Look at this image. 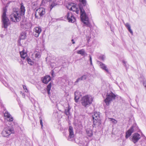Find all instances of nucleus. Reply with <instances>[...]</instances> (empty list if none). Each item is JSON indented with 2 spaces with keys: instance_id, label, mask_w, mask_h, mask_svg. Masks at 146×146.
Returning a JSON list of instances; mask_svg holds the SVG:
<instances>
[{
  "instance_id": "obj_47",
  "label": "nucleus",
  "mask_w": 146,
  "mask_h": 146,
  "mask_svg": "<svg viewBox=\"0 0 146 146\" xmlns=\"http://www.w3.org/2000/svg\"><path fill=\"white\" fill-rule=\"evenodd\" d=\"M144 2L146 3V0H143Z\"/></svg>"
},
{
  "instance_id": "obj_35",
  "label": "nucleus",
  "mask_w": 146,
  "mask_h": 146,
  "mask_svg": "<svg viewBox=\"0 0 146 146\" xmlns=\"http://www.w3.org/2000/svg\"><path fill=\"white\" fill-rule=\"evenodd\" d=\"M122 62L123 63V65L126 67L127 68L126 63L127 62L125 61V60H122Z\"/></svg>"
},
{
  "instance_id": "obj_37",
  "label": "nucleus",
  "mask_w": 146,
  "mask_h": 146,
  "mask_svg": "<svg viewBox=\"0 0 146 146\" xmlns=\"http://www.w3.org/2000/svg\"><path fill=\"white\" fill-rule=\"evenodd\" d=\"M40 124L41 125V128H42V127L43 126V124H42V120L40 117Z\"/></svg>"
},
{
  "instance_id": "obj_32",
  "label": "nucleus",
  "mask_w": 146,
  "mask_h": 146,
  "mask_svg": "<svg viewBox=\"0 0 146 146\" xmlns=\"http://www.w3.org/2000/svg\"><path fill=\"white\" fill-rule=\"evenodd\" d=\"M82 80H86L87 77L88 76L87 75H84L81 77Z\"/></svg>"
},
{
  "instance_id": "obj_43",
  "label": "nucleus",
  "mask_w": 146,
  "mask_h": 146,
  "mask_svg": "<svg viewBox=\"0 0 146 146\" xmlns=\"http://www.w3.org/2000/svg\"><path fill=\"white\" fill-rule=\"evenodd\" d=\"M42 4H44L45 3V0H42Z\"/></svg>"
},
{
  "instance_id": "obj_9",
  "label": "nucleus",
  "mask_w": 146,
  "mask_h": 146,
  "mask_svg": "<svg viewBox=\"0 0 146 146\" xmlns=\"http://www.w3.org/2000/svg\"><path fill=\"white\" fill-rule=\"evenodd\" d=\"M141 138V136L139 134L137 133H135L133 135L130 139L131 141L134 143H135L138 141Z\"/></svg>"
},
{
  "instance_id": "obj_26",
  "label": "nucleus",
  "mask_w": 146,
  "mask_h": 146,
  "mask_svg": "<svg viewBox=\"0 0 146 146\" xmlns=\"http://www.w3.org/2000/svg\"><path fill=\"white\" fill-rule=\"evenodd\" d=\"M85 52V51L84 49H81L76 51L77 54L81 55H84Z\"/></svg>"
},
{
  "instance_id": "obj_4",
  "label": "nucleus",
  "mask_w": 146,
  "mask_h": 146,
  "mask_svg": "<svg viewBox=\"0 0 146 146\" xmlns=\"http://www.w3.org/2000/svg\"><path fill=\"white\" fill-rule=\"evenodd\" d=\"M14 133V128L12 126H7L3 129L2 132V135L4 137H8L11 134Z\"/></svg>"
},
{
  "instance_id": "obj_36",
  "label": "nucleus",
  "mask_w": 146,
  "mask_h": 146,
  "mask_svg": "<svg viewBox=\"0 0 146 146\" xmlns=\"http://www.w3.org/2000/svg\"><path fill=\"white\" fill-rule=\"evenodd\" d=\"M23 88L24 90H25V92H28V90L27 89L26 86L25 85H23Z\"/></svg>"
},
{
  "instance_id": "obj_5",
  "label": "nucleus",
  "mask_w": 146,
  "mask_h": 146,
  "mask_svg": "<svg viewBox=\"0 0 146 146\" xmlns=\"http://www.w3.org/2000/svg\"><path fill=\"white\" fill-rule=\"evenodd\" d=\"M7 9H4L2 16V27L7 29L9 25V20L6 16Z\"/></svg>"
},
{
  "instance_id": "obj_28",
  "label": "nucleus",
  "mask_w": 146,
  "mask_h": 146,
  "mask_svg": "<svg viewBox=\"0 0 146 146\" xmlns=\"http://www.w3.org/2000/svg\"><path fill=\"white\" fill-rule=\"evenodd\" d=\"M76 143L80 146H85L87 144V143L86 142L84 143L82 141H80L77 142H76Z\"/></svg>"
},
{
  "instance_id": "obj_30",
  "label": "nucleus",
  "mask_w": 146,
  "mask_h": 146,
  "mask_svg": "<svg viewBox=\"0 0 146 146\" xmlns=\"http://www.w3.org/2000/svg\"><path fill=\"white\" fill-rule=\"evenodd\" d=\"M73 5H74V3H73L69 4L67 6V8L70 10L71 11L72 10V7Z\"/></svg>"
},
{
  "instance_id": "obj_2",
  "label": "nucleus",
  "mask_w": 146,
  "mask_h": 146,
  "mask_svg": "<svg viewBox=\"0 0 146 146\" xmlns=\"http://www.w3.org/2000/svg\"><path fill=\"white\" fill-rule=\"evenodd\" d=\"M79 8L80 11V18L82 21L87 27H91V25L89 22L88 18L87 16L84 9L81 5H79Z\"/></svg>"
},
{
  "instance_id": "obj_3",
  "label": "nucleus",
  "mask_w": 146,
  "mask_h": 146,
  "mask_svg": "<svg viewBox=\"0 0 146 146\" xmlns=\"http://www.w3.org/2000/svg\"><path fill=\"white\" fill-rule=\"evenodd\" d=\"M93 98L90 95H86L82 98L81 104L85 107H89L91 104Z\"/></svg>"
},
{
  "instance_id": "obj_20",
  "label": "nucleus",
  "mask_w": 146,
  "mask_h": 146,
  "mask_svg": "<svg viewBox=\"0 0 146 146\" xmlns=\"http://www.w3.org/2000/svg\"><path fill=\"white\" fill-rule=\"evenodd\" d=\"M27 37L26 33L25 31H23L21 33L20 36V40H24Z\"/></svg>"
},
{
  "instance_id": "obj_14",
  "label": "nucleus",
  "mask_w": 146,
  "mask_h": 146,
  "mask_svg": "<svg viewBox=\"0 0 146 146\" xmlns=\"http://www.w3.org/2000/svg\"><path fill=\"white\" fill-rule=\"evenodd\" d=\"M69 135L68 137V140L70 141H73L74 139V134L73 128L72 127H69Z\"/></svg>"
},
{
  "instance_id": "obj_16",
  "label": "nucleus",
  "mask_w": 146,
  "mask_h": 146,
  "mask_svg": "<svg viewBox=\"0 0 146 146\" xmlns=\"http://www.w3.org/2000/svg\"><path fill=\"white\" fill-rule=\"evenodd\" d=\"M99 64H100V67L101 68H102L106 72H107L108 74H110V72L109 71V70L106 65L101 62H100Z\"/></svg>"
},
{
  "instance_id": "obj_42",
  "label": "nucleus",
  "mask_w": 146,
  "mask_h": 146,
  "mask_svg": "<svg viewBox=\"0 0 146 146\" xmlns=\"http://www.w3.org/2000/svg\"><path fill=\"white\" fill-rule=\"evenodd\" d=\"M54 63H52L50 64V65L52 68H53L54 66Z\"/></svg>"
},
{
  "instance_id": "obj_25",
  "label": "nucleus",
  "mask_w": 146,
  "mask_h": 146,
  "mask_svg": "<svg viewBox=\"0 0 146 146\" xmlns=\"http://www.w3.org/2000/svg\"><path fill=\"white\" fill-rule=\"evenodd\" d=\"M78 93H79V92L78 91H76L75 92V93H74V95H75L74 99L75 100V101L76 102H78V99H79V98H80L79 96L77 95L78 94Z\"/></svg>"
},
{
  "instance_id": "obj_17",
  "label": "nucleus",
  "mask_w": 146,
  "mask_h": 146,
  "mask_svg": "<svg viewBox=\"0 0 146 146\" xmlns=\"http://www.w3.org/2000/svg\"><path fill=\"white\" fill-rule=\"evenodd\" d=\"M51 80L50 76L48 75L45 76L42 80V82L45 84H47Z\"/></svg>"
},
{
  "instance_id": "obj_39",
  "label": "nucleus",
  "mask_w": 146,
  "mask_h": 146,
  "mask_svg": "<svg viewBox=\"0 0 146 146\" xmlns=\"http://www.w3.org/2000/svg\"><path fill=\"white\" fill-rule=\"evenodd\" d=\"M89 57L90 58V65H92V58L90 56H89Z\"/></svg>"
},
{
  "instance_id": "obj_23",
  "label": "nucleus",
  "mask_w": 146,
  "mask_h": 146,
  "mask_svg": "<svg viewBox=\"0 0 146 146\" xmlns=\"http://www.w3.org/2000/svg\"><path fill=\"white\" fill-rule=\"evenodd\" d=\"M139 80L140 82H143V86L146 89V80L145 79L143 76H142L139 78Z\"/></svg>"
},
{
  "instance_id": "obj_7",
  "label": "nucleus",
  "mask_w": 146,
  "mask_h": 146,
  "mask_svg": "<svg viewBox=\"0 0 146 146\" xmlns=\"http://www.w3.org/2000/svg\"><path fill=\"white\" fill-rule=\"evenodd\" d=\"M115 96L112 92H111L110 94L107 93L106 94V98L104 100L107 106H108L110 102L113 99L115 98Z\"/></svg>"
},
{
  "instance_id": "obj_18",
  "label": "nucleus",
  "mask_w": 146,
  "mask_h": 146,
  "mask_svg": "<svg viewBox=\"0 0 146 146\" xmlns=\"http://www.w3.org/2000/svg\"><path fill=\"white\" fill-rule=\"evenodd\" d=\"M133 128L132 127L126 132L125 135V138L126 139L128 138L131 135L133 131Z\"/></svg>"
},
{
  "instance_id": "obj_41",
  "label": "nucleus",
  "mask_w": 146,
  "mask_h": 146,
  "mask_svg": "<svg viewBox=\"0 0 146 146\" xmlns=\"http://www.w3.org/2000/svg\"><path fill=\"white\" fill-rule=\"evenodd\" d=\"M54 72L53 71V70H52V71L51 72V74L52 76L53 77H54Z\"/></svg>"
},
{
  "instance_id": "obj_33",
  "label": "nucleus",
  "mask_w": 146,
  "mask_h": 146,
  "mask_svg": "<svg viewBox=\"0 0 146 146\" xmlns=\"http://www.w3.org/2000/svg\"><path fill=\"white\" fill-rule=\"evenodd\" d=\"M82 80L81 79V77L78 78L74 82V84L76 85L77 83L80 81H81Z\"/></svg>"
},
{
  "instance_id": "obj_8",
  "label": "nucleus",
  "mask_w": 146,
  "mask_h": 146,
  "mask_svg": "<svg viewBox=\"0 0 146 146\" xmlns=\"http://www.w3.org/2000/svg\"><path fill=\"white\" fill-rule=\"evenodd\" d=\"M45 14V9L43 8H40L36 10L35 13V16L36 18H39V16L40 17H42Z\"/></svg>"
},
{
  "instance_id": "obj_11",
  "label": "nucleus",
  "mask_w": 146,
  "mask_h": 146,
  "mask_svg": "<svg viewBox=\"0 0 146 146\" xmlns=\"http://www.w3.org/2000/svg\"><path fill=\"white\" fill-rule=\"evenodd\" d=\"M42 29L40 27H35L34 29L33 34L34 36L36 37H38L41 32Z\"/></svg>"
},
{
  "instance_id": "obj_48",
  "label": "nucleus",
  "mask_w": 146,
  "mask_h": 146,
  "mask_svg": "<svg viewBox=\"0 0 146 146\" xmlns=\"http://www.w3.org/2000/svg\"><path fill=\"white\" fill-rule=\"evenodd\" d=\"M106 23H107V24L108 25L109 23L108 22H106Z\"/></svg>"
},
{
  "instance_id": "obj_44",
  "label": "nucleus",
  "mask_w": 146,
  "mask_h": 146,
  "mask_svg": "<svg viewBox=\"0 0 146 146\" xmlns=\"http://www.w3.org/2000/svg\"><path fill=\"white\" fill-rule=\"evenodd\" d=\"M71 41L72 42L73 44H74L75 43V42L74 41L73 39H72L71 40Z\"/></svg>"
},
{
  "instance_id": "obj_19",
  "label": "nucleus",
  "mask_w": 146,
  "mask_h": 146,
  "mask_svg": "<svg viewBox=\"0 0 146 146\" xmlns=\"http://www.w3.org/2000/svg\"><path fill=\"white\" fill-rule=\"evenodd\" d=\"M27 24H28L26 22H24L23 21H22L21 22V28L25 29H27L28 28Z\"/></svg>"
},
{
  "instance_id": "obj_29",
  "label": "nucleus",
  "mask_w": 146,
  "mask_h": 146,
  "mask_svg": "<svg viewBox=\"0 0 146 146\" xmlns=\"http://www.w3.org/2000/svg\"><path fill=\"white\" fill-rule=\"evenodd\" d=\"M82 3L84 7V9H85V6H86V0H79Z\"/></svg>"
},
{
  "instance_id": "obj_15",
  "label": "nucleus",
  "mask_w": 146,
  "mask_h": 146,
  "mask_svg": "<svg viewBox=\"0 0 146 146\" xmlns=\"http://www.w3.org/2000/svg\"><path fill=\"white\" fill-rule=\"evenodd\" d=\"M27 55H20V56L23 60H24L26 57V60L28 64L31 66L33 65L34 64V62L33 61L29 58L27 56Z\"/></svg>"
},
{
  "instance_id": "obj_46",
  "label": "nucleus",
  "mask_w": 146,
  "mask_h": 146,
  "mask_svg": "<svg viewBox=\"0 0 146 146\" xmlns=\"http://www.w3.org/2000/svg\"><path fill=\"white\" fill-rule=\"evenodd\" d=\"M50 0H45V1H46L47 2H48V1H50Z\"/></svg>"
},
{
  "instance_id": "obj_13",
  "label": "nucleus",
  "mask_w": 146,
  "mask_h": 146,
  "mask_svg": "<svg viewBox=\"0 0 146 146\" xmlns=\"http://www.w3.org/2000/svg\"><path fill=\"white\" fill-rule=\"evenodd\" d=\"M4 111H5L4 113V116L5 117H6L7 120L9 122L12 121L13 120V117L8 111L6 110L5 109H4Z\"/></svg>"
},
{
  "instance_id": "obj_6",
  "label": "nucleus",
  "mask_w": 146,
  "mask_h": 146,
  "mask_svg": "<svg viewBox=\"0 0 146 146\" xmlns=\"http://www.w3.org/2000/svg\"><path fill=\"white\" fill-rule=\"evenodd\" d=\"M93 121V126L94 127L96 125V123L100 121V114L99 112H95L92 115Z\"/></svg>"
},
{
  "instance_id": "obj_21",
  "label": "nucleus",
  "mask_w": 146,
  "mask_h": 146,
  "mask_svg": "<svg viewBox=\"0 0 146 146\" xmlns=\"http://www.w3.org/2000/svg\"><path fill=\"white\" fill-rule=\"evenodd\" d=\"M71 11H72L74 12H75L77 14H78L79 13V9H78L77 7L76 6V4L74 3V5L72 6V10Z\"/></svg>"
},
{
  "instance_id": "obj_12",
  "label": "nucleus",
  "mask_w": 146,
  "mask_h": 146,
  "mask_svg": "<svg viewBox=\"0 0 146 146\" xmlns=\"http://www.w3.org/2000/svg\"><path fill=\"white\" fill-rule=\"evenodd\" d=\"M51 83L50 82L47 86L46 89L42 88H41L40 89L41 92L42 93L45 94L46 93V90L48 94L49 95L50 94V91L51 90Z\"/></svg>"
},
{
  "instance_id": "obj_40",
  "label": "nucleus",
  "mask_w": 146,
  "mask_h": 146,
  "mask_svg": "<svg viewBox=\"0 0 146 146\" xmlns=\"http://www.w3.org/2000/svg\"><path fill=\"white\" fill-rule=\"evenodd\" d=\"M18 46H21L22 45V44H21L20 42V40H18Z\"/></svg>"
},
{
  "instance_id": "obj_24",
  "label": "nucleus",
  "mask_w": 146,
  "mask_h": 146,
  "mask_svg": "<svg viewBox=\"0 0 146 146\" xmlns=\"http://www.w3.org/2000/svg\"><path fill=\"white\" fill-rule=\"evenodd\" d=\"M71 109L70 106L68 105L67 108H66L65 111V113L66 115H68L70 114V111Z\"/></svg>"
},
{
  "instance_id": "obj_49",
  "label": "nucleus",
  "mask_w": 146,
  "mask_h": 146,
  "mask_svg": "<svg viewBox=\"0 0 146 146\" xmlns=\"http://www.w3.org/2000/svg\"><path fill=\"white\" fill-rule=\"evenodd\" d=\"M35 55H38V53H36V54H35Z\"/></svg>"
},
{
  "instance_id": "obj_22",
  "label": "nucleus",
  "mask_w": 146,
  "mask_h": 146,
  "mask_svg": "<svg viewBox=\"0 0 146 146\" xmlns=\"http://www.w3.org/2000/svg\"><path fill=\"white\" fill-rule=\"evenodd\" d=\"M126 28L129 31L131 34H133V32L131 29V26L128 23H127L125 24Z\"/></svg>"
},
{
  "instance_id": "obj_50",
  "label": "nucleus",
  "mask_w": 146,
  "mask_h": 146,
  "mask_svg": "<svg viewBox=\"0 0 146 146\" xmlns=\"http://www.w3.org/2000/svg\"><path fill=\"white\" fill-rule=\"evenodd\" d=\"M111 31H113V30H112V29H111Z\"/></svg>"
},
{
  "instance_id": "obj_34",
  "label": "nucleus",
  "mask_w": 146,
  "mask_h": 146,
  "mask_svg": "<svg viewBox=\"0 0 146 146\" xmlns=\"http://www.w3.org/2000/svg\"><path fill=\"white\" fill-rule=\"evenodd\" d=\"M105 55H101L100 56V59L102 60H104L105 59Z\"/></svg>"
},
{
  "instance_id": "obj_1",
  "label": "nucleus",
  "mask_w": 146,
  "mask_h": 146,
  "mask_svg": "<svg viewBox=\"0 0 146 146\" xmlns=\"http://www.w3.org/2000/svg\"><path fill=\"white\" fill-rule=\"evenodd\" d=\"M25 11V7L23 6V3H21L20 11L14 12L10 15L11 20L15 22L19 21L21 18V15L23 16L24 15Z\"/></svg>"
},
{
  "instance_id": "obj_10",
  "label": "nucleus",
  "mask_w": 146,
  "mask_h": 146,
  "mask_svg": "<svg viewBox=\"0 0 146 146\" xmlns=\"http://www.w3.org/2000/svg\"><path fill=\"white\" fill-rule=\"evenodd\" d=\"M66 17L69 22L74 23L76 21L75 18L71 12H68Z\"/></svg>"
},
{
  "instance_id": "obj_51",
  "label": "nucleus",
  "mask_w": 146,
  "mask_h": 146,
  "mask_svg": "<svg viewBox=\"0 0 146 146\" xmlns=\"http://www.w3.org/2000/svg\"><path fill=\"white\" fill-rule=\"evenodd\" d=\"M36 55H35V56H36ZM37 56H38V55H37Z\"/></svg>"
},
{
  "instance_id": "obj_38",
  "label": "nucleus",
  "mask_w": 146,
  "mask_h": 146,
  "mask_svg": "<svg viewBox=\"0 0 146 146\" xmlns=\"http://www.w3.org/2000/svg\"><path fill=\"white\" fill-rule=\"evenodd\" d=\"M56 4H55L54 3H52L50 6V8L51 9L53 7H54V6H56Z\"/></svg>"
},
{
  "instance_id": "obj_31",
  "label": "nucleus",
  "mask_w": 146,
  "mask_h": 146,
  "mask_svg": "<svg viewBox=\"0 0 146 146\" xmlns=\"http://www.w3.org/2000/svg\"><path fill=\"white\" fill-rule=\"evenodd\" d=\"M27 52L25 51V49H23L22 51L20 52V55H25L27 54Z\"/></svg>"
},
{
  "instance_id": "obj_45",
  "label": "nucleus",
  "mask_w": 146,
  "mask_h": 146,
  "mask_svg": "<svg viewBox=\"0 0 146 146\" xmlns=\"http://www.w3.org/2000/svg\"><path fill=\"white\" fill-rule=\"evenodd\" d=\"M112 121L113 122H114V121H115V120L114 119H112Z\"/></svg>"
},
{
  "instance_id": "obj_27",
  "label": "nucleus",
  "mask_w": 146,
  "mask_h": 146,
  "mask_svg": "<svg viewBox=\"0 0 146 146\" xmlns=\"http://www.w3.org/2000/svg\"><path fill=\"white\" fill-rule=\"evenodd\" d=\"M86 133L88 136L90 137L92 135V132L91 130L87 129L86 130Z\"/></svg>"
}]
</instances>
